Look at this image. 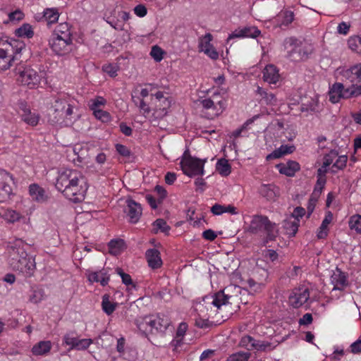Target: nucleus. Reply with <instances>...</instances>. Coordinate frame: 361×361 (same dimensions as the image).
I'll return each instance as SVG.
<instances>
[{
  "mask_svg": "<svg viewBox=\"0 0 361 361\" xmlns=\"http://www.w3.org/2000/svg\"><path fill=\"white\" fill-rule=\"evenodd\" d=\"M238 268L230 276V285L227 286L230 296L241 294L242 290H247L252 294L259 293L265 288L269 278L268 264L263 259H252L241 263L237 259L234 267Z\"/></svg>",
  "mask_w": 361,
  "mask_h": 361,
  "instance_id": "f257e3e1",
  "label": "nucleus"
},
{
  "mask_svg": "<svg viewBox=\"0 0 361 361\" xmlns=\"http://www.w3.org/2000/svg\"><path fill=\"white\" fill-rule=\"evenodd\" d=\"M83 176L80 171L66 169L59 171L56 188L73 202H80L85 198L87 188L83 187Z\"/></svg>",
  "mask_w": 361,
  "mask_h": 361,
  "instance_id": "f03ea898",
  "label": "nucleus"
},
{
  "mask_svg": "<svg viewBox=\"0 0 361 361\" xmlns=\"http://www.w3.org/2000/svg\"><path fill=\"white\" fill-rule=\"evenodd\" d=\"M6 248L10 267L13 271L21 273L25 277L32 276L35 269V262L34 259L28 257L23 240L16 239L13 243L9 242Z\"/></svg>",
  "mask_w": 361,
  "mask_h": 361,
  "instance_id": "7ed1b4c3",
  "label": "nucleus"
},
{
  "mask_svg": "<svg viewBox=\"0 0 361 361\" xmlns=\"http://www.w3.org/2000/svg\"><path fill=\"white\" fill-rule=\"evenodd\" d=\"M247 231L259 235L264 245L275 241L279 235V230L275 223L271 222L267 216L255 215L252 216Z\"/></svg>",
  "mask_w": 361,
  "mask_h": 361,
  "instance_id": "20e7f679",
  "label": "nucleus"
},
{
  "mask_svg": "<svg viewBox=\"0 0 361 361\" xmlns=\"http://www.w3.org/2000/svg\"><path fill=\"white\" fill-rule=\"evenodd\" d=\"M336 80L349 84L350 89L355 91V95L361 96V63L337 68L334 72Z\"/></svg>",
  "mask_w": 361,
  "mask_h": 361,
  "instance_id": "39448f33",
  "label": "nucleus"
},
{
  "mask_svg": "<svg viewBox=\"0 0 361 361\" xmlns=\"http://www.w3.org/2000/svg\"><path fill=\"white\" fill-rule=\"evenodd\" d=\"M73 112V106L66 99L56 98L52 104L48 114V122L52 125L60 123L68 118Z\"/></svg>",
  "mask_w": 361,
  "mask_h": 361,
  "instance_id": "423d86ee",
  "label": "nucleus"
},
{
  "mask_svg": "<svg viewBox=\"0 0 361 361\" xmlns=\"http://www.w3.org/2000/svg\"><path fill=\"white\" fill-rule=\"evenodd\" d=\"M16 71L18 75V81L30 89L37 86L41 80L42 75L37 70L30 66H20L16 68Z\"/></svg>",
  "mask_w": 361,
  "mask_h": 361,
  "instance_id": "0eeeda50",
  "label": "nucleus"
},
{
  "mask_svg": "<svg viewBox=\"0 0 361 361\" xmlns=\"http://www.w3.org/2000/svg\"><path fill=\"white\" fill-rule=\"evenodd\" d=\"M342 81L336 82L329 87V97L332 104L338 103L341 99H348L357 97L355 91L345 86Z\"/></svg>",
  "mask_w": 361,
  "mask_h": 361,
  "instance_id": "6e6552de",
  "label": "nucleus"
},
{
  "mask_svg": "<svg viewBox=\"0 0 361 361\" xmlns=\"http://www.w3.org/2000/svg\"><path fill=\"white\" fill-rule=\"evenodd\" d=\"M49 44L56 54L63 56L71 51L72 38L63 37L61 35L53 33L49 39Z\"/></svg>",
  "mask_w": 361,
  "mask_h": 361,
  "instance_id": "1a4fd4ad",
  "label": "nucleus"
},
{
  "mask_svg": "<svg viewBox=\"0 0 361 361\" xmlns=\"http://www.w3.org/2000/svg\"><path fill=\"white\" fill-rule=\"evenodd\" d=\"M205 160L189 157L180 161V168L184 174L192 177L204 173V164Z\"/></svg>",
  "mask_w": 361,
  "mask_h": 361,
  "instance_id": "9d476101",
  "label": "nucleus"
},
{
  "mask_svg": "<svg viewBox=\"0 0 361 361\" xmlns=\"http://www.w3.org/2000/svg\"><path fill=\"white\" fill-rule=\"evenodd\" d=\"M147 324L151 328V331L154 329L157 332H164L169 326L170 320L167 316L159 314L157 317H146L144 318L142 325Z\"/></svg>",
  "mask_w": 361,
  "mask_h": 361,
  "instance_id": "9b49d317",
  "label": "nucleus"
},
{
  "mask_svg": "<svg viewBox=\"0 0 361 361\" xmlns=\"http://www.w3.org/2000/svg\"><path fill=\"white\" fill-rule=\"evenodd\" d=\"M309 298V289L303 286L293 290L289 296V303L293 307L298 308L305 304Z\"/></svg>",
  "mask_w": 361,
  "mask_h": 361,
  "instance_id": "f8f14e48",
  "label": "nucleus"
},
{
  "mask_svg": "<svg viewBox=\"0 0 361 361\" xmlns=\"http://www.w3.org/2000/svg\"><path fill=\"white\" fill-rule=\"evenodd\" d=\"M18 105L22 121L31 126H37L40 118L39 115L32 112L25 101L20 100Z\"/></svg>",
  "mask_w": 361,
  "mask_h": 361,
  "instance_id": "ddd939ff",
  "label": "nucleus"
},
{
  "mask_svg": "<svg viewBox=\"0 0 361 361\" xmlns=\"http://www.w3.org/2000/svg\"><path fill=\"white\" fill-rule=\"evenodd\" d=\"M126 207L124 209V212L128 217L129 221L132 224L137 223L139 221L142 212V209L140 204L130 198L126 200Z\"/></svg>",
  "mask_w": 361,
  "mask_h": 361,
  "instance_id": "4468645a",
  "label": "nucleus"
},
{
  "mask_svg": "<svg viewBox=\"0 0 361 361\" xmlns=\"http://www.w3.org/2000/svg\"><path fill=\"white\" fill-rule=\"evenodd\" d=\"M284 49L289 53L291 56L292 53L298 52L300 59H303L307 58L308 55V50L306 47H300L299 46V41L293 37H287L283 42Z\"/></svg>",
  "mask_w": 361,
  "mask_h": 361,
  "instance_id": "2eb2a0df",
  "label": "nucleus"
},
{
  "mask_svg": "<svg viewBox=\"0 0 361 361\" xmlns=\"http://www.w3.org/2000/svg\"><path fill=\"white\" fill-rule=\"evenodd\" d=\"M331 283L334 286L332 293L336 290H343L349 284L347 274L338 268L333 271L331 276Z\"/></svg>",
  "mask_w": 361,
  "mask_h": 361,
  "instance_id": "dca6fc26",
  "label": "nucleus"
},
{
  "mask_svg": "<svg viewBox=\"0 0 361 361\" xmlns=\"http://www.w3.org/2000/svg\"><path fill=\"white\" fill-rule=\"evenodd\" d=\"M212 39L213 37L210 33H207L201 37L199 40V51L204 52L212 59H216L219 54L211 44Z\"/></svg>",
  "mask_w": 361,
  "mask_h": 361,
  "instance_id": "f3484780",
  "label": "nucleus"
},
{
  "mask_svg": "<svg viewBox=\"0 0 361 361\" xmlns=\"http://www.w3.org/2000/svg\"><path fill=\"white\" fill-rule=\"evenodd\" d=\"M294 20V13L289 9L281 10L270 20L274 27H288Z\"/></svg>",
  "mask_w": 361,
  "mask_h": 361,
  "instance_id": "a211bd4d",
  "label": "nucleus"
},
{
  "mask_svg": "<svg viewBox=\"0 0 361 361\" xmlns=\"http://www.w3.org/2000/svg\"><path fill=\"white\" fill-rule=\"evenodd\" d=\"M64 343L71 346L70 349L85 350L92 343L91 339H78L73 334H66L63 336Z\"/></svg>",
  "mask_w": 361,
  "mask_h": 361,
  "instance_id": "6ab92c4d",
  "label": "nucleus"
},
{
  "mask_svg": "<svg viewBox=\"0 0 361 361\" xmlns=\"http://www.w3.org/2000/svg\"><path fill=\"white\" fill-rule=\"evenodd\" d=\"M171 97L168 96L159 102H155L153 116L157 119L164 118L168 114V109L171 107Z\"/></svg>",
  "mask_w": 361,
  "mask_h": 361,
  "instance_id": "aec40b11",
  "label": "nucleus"
},
{
  "mask_svg": "<svg viewBox=\"0 0 361 361\" xmlns=\"http://www.w3.org/2000/svg\"><path fill=\"white\" fill-rule=\"evenodd\" d=\"M145 257L149 267L152 269L160 268L163 264L160 252L157 249L152 248L147 250L145 252Z\"/></svg>",
  "mask_w": 361,
  "mask_h": 361,
  "instance_id": "412c9836",
  "label": "nucleus"
},
{
  "mask_svg": "<svg viewBox=\"0 0 361 361\" xmlns=\"http://www.w3.org/2000/svg\"><path fill=\"white\" fill-rule=\"evenodd\" d=\"M8 174L4 171H0V202H6L12 194L11 187L6 183Z\"/></svg>",
  "mask_w": 361,
  "mask_h": 361,
  "instance_id": "4be33fe9",
  "label": "nucleus"
},
{
  "mask_svg": "<svg viewBox=\"0 0 361 361\" xmlns=\"http://www.w3.org/2000/svg\"><path fill=\"white\" fill-rule=\"evenodd\" d=\"M262 73L264 80L269 84H276L280 80L279 69L273 64L266 66Z\"/></svg>",
  "mask_w": 361,
  "mask_h": 361,
  "instance_id": "5701e85b",
  "label": "nucleus"
},
{
  "mask_svg": "<svg viewBox=\"0 0 361 361\" xmlns=\"http://www.w3.org/2000/svg\"><path fill=\"white\" fill-rule=\"evenodd\" d=\"M240 345L243 347L246 348L247 350H265L269 346L267 343L264 342L257 341L253 339L251 336H246L241 338Z\"/></svg>",
  "mask_w": 361,
  "mask_h": 361,
  "instance_id": "b1692460",
  "label": "nucleus"
},
{
  "mask_svg": "<svg viewBox=\"0 0 361 361\" xmlns=\"http://www.w3.org/2000/svg\"><path fill=\"white\" fill-rule=\"evenodd\" d=\"M260 31L256 27H245L243 29L235 30L227 37V42L234 38L252 37L259 36Z\"/></svg>",
  "mask_w": 361,
  "mask_h": 361,
  "instance_id": "393cba45",
  "label": "nucleus"
},
{
  "mask_svg": "<svg viewBox=\"0 0 361 361\" xmlns=\"http://www.w3.org/2000/svg\"><path fill=\"white\" fill-rule=\"evenodd\" d=\"M280 173L292 177L300 170V164L295 161H288L276 165Z\"/></svg>",
  "mask_w": 361,
  "mask_h": 361,
  "instance_id": "a878e982",
  "label": "nucleus"
},
{
  "mask_svg": "<svg viewBox=\"0 0 361 361\" xmlns=\"http://www.w3.org/2000/svg\"><path fill=\"white\" fill-rule=\"evenodd\" d=\"M333 220V214L331 212L328 211L325 213L324 219H323L322 224L319 227L317 232V237L318 239H324L329 234V226Z\"/></svg>",
  "mask_w": 361,
  "mask_h": 361,
  "instance_id": "bb28decb",
  "label": "nucleus"
},
{
  "mask_svg": "<svg viewBox=\"0 0 361 361\" xmlns=\"http://www.w3.org/2000/svg\"><path fill=\"white\" fill-rule=\"evenodd\" d=\"M203 301L219 308L221 305L226 304V295L224 294V290H221L214 295L204 297Z\"/></svg>",
  "mask_w": 361,
  "mask_h": 361,
  "instance_id": "cd10ccee",
  "label": "nucleus"
},
{
  "mask_svg": "<svg viewBox=\"0 0 361 361\" xmlns=\"http://www.w3.org/2000/svg\"><path fill=\"white\" fill-rule=\"evenodd\" d=\"M295 150V147L293 145H282L276 149L271 154L267 155V159H279L285 155L292 154Z\"/></svg>",
  "mask_w": 361,
  "mask_h": 361,
  "instance_id": "c85d7f7f",
  "label": "nucleus"
},
{
  "mask_svg": "<svg viewBox=\"0 0 361 361\" xmlns=\"http://www.w3.org/2000/svg\"><path fill=\"white\" fill-rule=\"evenodd\" d=\"M29 192L32 199L37 202H44L48 199L45 190L37 184L34 183L30 185Z\"/></svg>",
  "mask_w": 361,
  "mask_h": 361,
  "instance_id": "c756f323",
  "label": "nucleus"
},
{
  "mask_svg": "<svg viewBox=\"0 0 361 361\" xmlns=\"http://www.w3.org/2000/svg\"><path fill=\"white\" fill-rule=\"evenodd\" d=\"M259 193L269 200H273L279 195V188L271 184H263L259 188Z\"/></svg>",
  "mask_w": 361,
  "mask_h": 361,
  "instance_id": "7c9ffc66",
  "label": "nucleus"
},
{
  "mask_svg": "<svg viewBox=\"0 0 361 361\" xmlns=\"http://www.w3.org/2000/svg\"><path fill=\"white\" fill-rule=\"evenodd\" d=\"M52 345L49 341H41L33 345L32 353L34 355H44L49 353L51 349Z\"/></svg>",
  "mask_w": 361,
  "mask_h": 361,
  "instance_id": "2f4dec72",
  "label": "nucleus"
},
{
  "mask_svg": "<svg viewBox=\"0 0 361 361\" xmlns=\"http://www.w3.org/2000/svg\"><path fill=\"white\" fill-rule=\"evenodd\" d=\"M299 223L294 218L288 217L283 221V228L285 234L290 236H294L298 231Z\"/></svg>",
  "mask_w": 361,
  "mask_h": 361,
  "instance_id": "473e14b6",
  "label": "nucleus"
},
{
  "mask_svg": "<svg viewBox=\"0 0 361 361\" xmlns=\"http://www.w3.org/2000/svg\"><path fill=\"white\" fill-rule=\"evenodd\" d=\"M259 116H255L252 118L247 120L244 124L239 128L235 130L230 135L231 139L235 140L238 137L243 136L247 133V127L252 124L255 120H256Z\"/></svg>",
  "mask_w": 361,
  "mask_h": 361,
  "instance_id": "72a5a7b5",
  "label": "nucleus"
},
{
  "mask_svg": "<svg viewBox=\"0 0 361 361\" xmlns=\"http://www.w3.org/2000/svg\"><path fill=\"white\" fill-rule=\"evenodd\" d=\"M13 60L11 54H8L7 49H0V70L5 71L10 68Z\"/></svg>",
  "mask_w": 361,
  "mask_h": 361,
  "instance_id": "f704fd0d",
  "label": "nucleus"
},
{
  "mask_svg": "<svg viewBox=\"0 0 361 361\" xmlns=\"http://www.w3.org/2000/svg\"><path fill=\"white\" fill-rule=\"evenodd\" d=\"M349 228L361 235V215L354 214L349 218Z\"/></svg>",
  "mask_w": 361,
  "mask_h": 361,
  "instance_id": "c9c22d12",
  "label": "nucleus"
},
{
  "mask_svg": "<svg viewBox=\"0 0 361 361\" xmlns=\"http://www.w3.org/2000/svg\"><path fill=\"white\" fill-rule=\"evenodd\" d=\"M124 246V241L121 239L111 240L109 244V253L113 255H117Z\"/></svg>",
  "mask_w": 361,
  "mask_h": 361,
  "instance_id": "e433bc0d",
  "label": "nucleus"
},
{
  "mask_svg": "<svg viewBox=\"0 0 361 361\" xmlns=\"http://www.w3.org/2000/svg\"><path fill=\"white\" fill-rule=\"evenodd\" d=\"M16 35L20 37L31 38L34 35V32L30 24L25 23L16 30Z\"/></svg>",
  "mask_w": 361,
  "mask_h": 361,
  "instance_id": "4c0bfd02",
  "label": "nucleus"
},
{
  "mask_svg": "<svg viewBox=\"0 0 361 361\" xmlns=\"http://www.w3.org/2000/svg\"><path fill=\"white\" fill-rule=\"evenodd\" d=\"M153 232L157 233L160 230L161 232L169 234L171 229L170 226L167 225L166 221L163 219H158L153 223Z\"/></svg>",
  "mask_w": 361,
  "mask_h": 361,
  "instance_id": "58836bf2",
  "label": "nucleus"
},
{
  "mask_svg": "<svg viewBox=\"0 0 361 361\" xmlns=\"http://www.w3.org/2000/svg\"><path fill=\"white\" fill-rule=\"evenodd\" d=\"M348 45L353 51L361 54V35L350 37L348 40Z\"/></svg>",
  "mask_w": 361,
  "mask_h": 361,
  "instance_id": "ea45409f",
  "label": "nucleus"
},
{
  "mask_svg": "<svg viewBox=\"0 0 361 361\" xmlns=\"http://www.w3.org/2000/svg\"><path fill=\"white\" fill-rule=\"evenodd\" d=\"M59 17V12L55 8H47L44 11V18H45L47 24L56 23Z\"/></svg>",
  "mask_w": 361,
  "mask_h": 361,
  "instance_id": "a19ab883",
  "label": "nucleus"
},
{
  "mask_svg": "<svg viewBox=\"0 0 361 361\" xmlns=\"http://www.w3.org/2000/svg\"><path fill=\"white\" fill-rule=\"evenodd\" d=\"M102 306L103 311L108 315L112 314L116 309V304L109 301V296L106 294L102 297Z\"/></svg>",
  "mask_w": 361,
  "mask_h": 361,
  "instance_id": "79ce46f5",
  "label": "nucleus"
},
{
  "mask_svg": "<svg viewBox=\"0 0 361 361\" xmlns=\"http://www.w3.org/2000/svg\"><path fill=\"white\" fill-rule=\"evenodd\" d=\"M348 157L345 155L337 156L334 163L331 166L332 172H336L338 170L343 169L347 163Z\"/></svg>",
  "mask_w": 361,
  "mask_h": 361,
  "instance_id": "37998d69",
  "label": "nucleus"
},
{
  "mask_svg": "<svg viewBox=\"0 0 361 361\" xmlns=\"http://www.w3.org/2000/svg\"><path fill=\"white\" fill-rule=\"evenodd\" d=\"M258 93L261 95L266 104L275 105L276 103V98L272 93H269L263 90L261 87L257 89Z\"/></svg>",
  "mask_w": 361,
  "mask_h": 361,
  "instance_id": "c03bdc74",
  "label": "nucleus"
},
{
  "mask_svg": "<svg viewBox=\"0 0 361 361\" xmlns=\"http://www.w3.org/2000/svg\"><path fill=\"white\" fill-rule=\"evenodd\" d=\"M53 33L61 35L63 37H71L70 26L67 23H60Z\"/></svg>",
  "mask_w": 361,
  "mask_h": 361,
  "instance_id": "a18cd8bd",
  "label": "nucleus"
},
{
  "mask_svg": "<svg viewBox=\"0 0 361 361\" xmlns=\"http://www.w3.org/2000/svg\"><path fill=\"white\" fill-rule=\"evenodd\" d=\"M319 105V99L317 96H315L310 99V101H307V103L302 104V111H317Z\"/></svg>",
  "mask_w": 361,
  "mask_h": 361,
  "instance_id": "49530a36",
  "label": "nucleus"
},
{
  "mask_svg": "<svg viewBox=\"0 0 361 361\" xmlns=\"http://www.w3.org/2000/svg\"><path fill=\"white\" fill-rule=\"evenodd\" d=\"M250 357V353L247 352H238L231 355L227 361H247Z\"/></svg>",
  "mask_w": 361,
  "mask_h": 361,
  "instance_id": "de8ad7c7",
  "label": "nucleus"
},
{
  "mask_svg": "<svg viewBox=\"0 0 361 361\" xmlns=\"http://www.w3.org/2000/svg\"><path fill=\"white\" fill-rule=\"evenodd\" d=\"M164 51L157 45H154L152 47L150 55L157 61L159 62L163 59Z\"/></svg>",
  "mask_w": 361,
  "mask_h": 361,
  "instance_id": "09e8293b",
  "label": "nucleus"
},
{
  "mask_svg": "<svg viewBox=\"0 0 361 361\" xmlns=\"http://www.w3.org/2000/svg\"><path fill=\"white\" fill-rule=\"evenodd\" d=\"M21 216L19 213L14 210H7L4 214L5 219L9 223H14L20 219Z\"/></svg>",
  "mask_w": 361,
  "mask_h": 361,
  "instance_id": "8fccbe9b",
  "label": "nucleus"
},
{
  "mask_svg": "<svg viewBox=\"0 0 361 361\" xmlns=\"http://www.w3.org/2000/svg\"><path fill=\"white\" fill-rule=\"evenodd\" d=\"M44 291L42 289H35L30 295V300L33 303H37L44 298Z\"/></svg>",
  "mask_w": 361,
  "mask_h": 361,
  "instance_id": "3c124183",
  "label": "nucleus"
},
{
  "mask_svg": "<svg viewBox=\"0 0 361 361\" xmlns=\"http://www.w3.org/2000/svg\"><path fill=\"white\" fill-rule=\"evenodd\" d=\"M325 184H326V178L325 177H319L317 178L316 185L314 186L313 195L315 196H319L322 193V192L325 186Z\"/></svg>",
  "mask_w": 361,
  "mask_h": 361,
  "instance_id": "603ef678",
  "label": "nucleus"
},
{
  "mask_svg": "<svg viewBox=\"0 0 361 361\" xmlns=\"http://www.w3.org/2000/svg\"><path fill=\"white\" fill-rule=\"evenodd\" d=\"M116 271V273L121 277L122 282L125 285H126V286L133 285V286L134 288L135 287V285L133 284V283L131 276L128 274L123 272V271L121 268H117Z\"/></svg>",
  "mask_w": 361,
  "mask_h": 361,
  "instance_id": "864d4df0",
  "label": "nucleus"
},
{
  "mask_svg": "<svg viewBox=\"0 0 361 361\" xmlns=\"http://www.w3.org/2000/svg\"><path fill=\"white\" fill-rule=\"evenodd\" d=\"M93 114L97 119L101 120L102 122H107L110 120V114L106 111L95 109L93 111Z\"/></svg>",
  "mask_w": 361,
  "mask_h": 361,
  "instance_id": "5fc2aeb1",
  "label": "nucleus"
},
{
  "mask_svg": "<svg viewBox=\"0 0 361 361\" xmlns=\"http://www.w3.org/2000/svg\"><path fill=\"white\" fill-rule=\"evenodd\" d=\"M338 152L336 151L332 150L329 154H327L324 158L323 164L325 166H329L331 164L334 163V161L337 158Z\"/></svg>",
  "mask_w": 361,
  "mask_h": 361,
  "instance_id": "6e6d98bb",
  "label": "nucleus"
},
{
  "mask_svg": "<svg viewBox=\"0 0 361 361\" xmlns=\"http://www.w3.org/2000/svg\"><path fill=\"white\" fill-rule=\"evenodd\" d=\"M343 355V348L336 346L334 347V350L333 353L330 355V359L333 361H340Z\"/></svg>",
  "mask_w": 361,
  "mask_h": 361,
  "instance_id": "4d7b16f0",
  "label": "nucleus"
},
{
  "mask_svg": "<svg viewBox=\"0 0 361 361\" xmlns=\"http://www.w3.org/2000/svg\"><path fill=\"white\" fill-rule=\"evenodd\" d=\"M92 104H90V109L92 111L99 109L98 107L104 105L106 100L102 97H97L95 99L91 100Z\"/></svg>",
  "mask_w": 361,
  "mask_h": 361,
  "instance_id": "13d9d810",
  "label": "nucleus"
},
{
  "mask_svg": "<svg viewBox=\"0 0 361 361\" xmlns=\"http://www.w3.org/2000/svg\"><path fill=\"white\" fill-rule=\"evenodd\" d=\"M103 71L109 74L111 77L117 75L118 67L113 64L105 65L102 68Z\"/></svg>",
  "mask_w": 361,
  "mask_h": 361,
  "instance_id": "bf43d9fd",
  "label": "nucleus"
},
{
  "mask_svg": "<svg viewBox=\"0 0 361 361\" xmlns=\"http://www.w3.org/2000/svg\"><path fill=\"white\" fill-rule=\"evenodd\" d=\"M116 149L117 152L125 157H129L130 155V149L125 145L121 144H116Z\"/></svg>",
  "mask_w": 361,
  "mask_h": 361,
  "instance_id": "052dcab7",
  "label": "nucleus"
},
{
  "mask_svg": "<svg viewBox=\"0 0 361 361\" xmlns=\"http://www.w3.org/2000/svg\"><path fill=\"white\" fill-rule=\"evenodd\" d=\"M305 214V209L302 207H298L293 210L290 218H293V219L294 218L299 223L300 222L299 219L302 218Z\"/></svg>",
  "mask_w": 361,
  "mask_h": 361,
  "instance_id": "680f3d73",
  "label": "nucleus"
},
{
  "mask_svg": "<svg viewBox=\"0 0 361 361\" xmlns=\"http://www.w3.org/2000/svg\"><path fill=\"white\" fill-rule=\"evenodd\" d=\"M216 170L223 176H226V158L224 157L219 159L216 164Z\"/></svg>",
  "mask_w": 361,
  "mask_h": 361,
  "instance_id": "e2e57ef3",
  "label": "nucleus"
},
{
  "mask_svg": "<svg viewBox=\"0 0 361 361\" xmlns=\"http://www.w3.org/2000/svg\"><path fill=\"white\" fill-rule=\"evenodd\" d=\"M350 25L349 23H347L345 22H342L338 24L337 27V32L343 35H346L350 30Z\"/></svg>",
  "mask_w": 361,
  "mask_h": 361,
  "instance_id": "0e129e2a",
  "label": "nucleus"
},
{
  "mask_svg": "<svg viewBox=\"0 0 361 361\" xmlns=\"http://www.w3.org/2000/svg\"><path fill=\"white\" fill-rule=\"evenodd\" d=\"M137 99H139V101H140L139 105H137V106H138L139 109H140V111H142V114L146 116V115H148L151 112V109L146 104V102L143 100V99L137 98Z\"/></svg>",
  "mask_w": 361,
  "mask_h": 361,
  "instance_id": "69168bd1",
  "label": "nucleus"
},
{
  "mask_svg": "<svg viewBox=\"0 0 361 361\" xmlns=\"http://www.w3.org/2000/svg\"><path fill=\"white\" fill-rule=\"evenodd\" d=\"M8 17L11 21H19L23 18L24 14L20 10H16L9 13Z\"/></svg>",
  "mask_w": 361,
  "mask_h": 361,
  "instance_id": "338daca9",
  "label": "nucleus"
},
{
  "mask_svg": "<svg viewBox=\"0 0 361 361\" xmlns=\"http://www.w3.org/2000/svg\"><path fill=\"white\" fill-rule=\"evenodd\" d=\"M350 351L354 354L361 353V337H360L357 341L353 342L350 346Z\"/></svg>",
  "mask_w": 361,
  "mask_h": 361,
  "instance_id": "774afa93",
  "label": "nucleus"
}]
</instances>
